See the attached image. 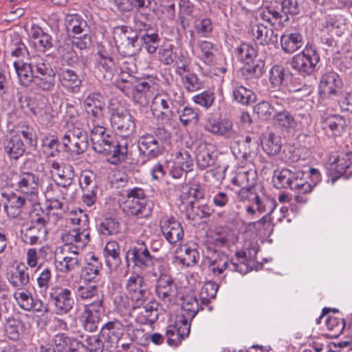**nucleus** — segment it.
I'll return each instance as SVG.
<instances>
[{
    "mask_svg": "<svg viewBox=\"0 0 352 352\" xmlns=\"http://www.w3.org/2000/svg\"><path fill=\"white\" fill-rule=\"evenodd\" d=\"M3 144L5 152L11 159H19L25 150L24 143L19 134L6 138Z\"/></svg>",
    "mask_w": 352,
    "mask_h": 352,
    "instance_id": "obj_28",
    "label": "nucleus"
},
{
    "mask_svg": "<svg viewBox=\"0 0 352 352\" xmlns=\"http://www.w3.org/2000/svg\"><path fill=\"white\" fill-rule=\"evenodd\" d=\"M263 150L269 155L278 154L282 146L281 139L278 135L270 132L261 140Z\"/></svg>",
    "mask_w": 352,
    "mask_h": 352,
    "instance_id": "obj_39",
    "label": "nucleus"
},
{
    "mask_svg": "<svg viewBox=\"0 0 352 352\" xmlns=\"http://www.w3.org/2000/svg\"><path fill=\"white\" fill-rule=\"evenodd\" d=\"M132 5L138 11L140 15L145 19H148L151 16L148 12L144 11H155L156 2L155 0H131Z\"/></svg>",
    "mask_w": 352,
    "mask_h": 352,
    "instance_id": "obj_53",
    "label": "nucleus"
},
{
    "mask_svg": "<svg viewBox=\"0 0 352 352\" xmlns=\"http://www.w3.org/2000/svg\"><path fill=\"white\" fill-rule=\"evenodd\" d=\"M26 204V198L12 194L8 199V204L5 205V210L8 217L17 218L21 214Z\"/></svg>",
    "mask_w": 352,
    "mask_h": 352,
    "instance_id": "obj_36",
    "label": "nucleus"
},
{
    "mask_svg": "<svg viewBox=\"0 0 352 352\" xmlns=\"http://www.w3.org/2000/svg\"><path fill=\"white\" fill-rule=\"evenodd\" d=\"M190 324L183 316H176L174 324L168 326L166 335L169 345L177 346L190 333Z\"/></svg>",
    "mask_w": 352,
    "mask_h": 352,
    "instance_id": "obj_17",
    "label": "nucleus"
},
{
    "mask_svg": "<svg viewBox=\"0 0 352 352\" xmlns=\"http://www.w3.org/2000/svg\"><path fill=\"white\" fill-rule=\"evenodd\" d=\"M294 177L292 179V186L291 190L295 191L298 194H308L312 191L315 184L311 185L304 179V173L301 170L294 172Z\"/></svg>",
    "mask_w": 352,
    "mask_h": 352,
    "instance_id": "obj_44",
    "label": "nucleus"
},
{
    "mask_svg": "<svg viewBox=\"0 0 352 352\" xmlns=\"http://www.w3.org/2000/svg\"><path fill=\"white\" fill-rule=\"evenodd\" d=\"M8 50L12 56L17 58H23L29 55V52L26 46L18 37L12 41V43L8 46Z\"/></svg>",
    "mask_w": 352,
    "mask_h": 352,
    "instance_id": "obj_57",
    "label": "nucleus"
},
{
    "mask_svg": "<svg viewBox=\"0 0 352 352\" xmlns=\"http://www.w3.org/2000/svg\"><path fill=\"white\" fill-rule=\"evenodd\" d=\"M18 190L26 195L27 199L30 201H36L38 199L39 177L32 172H21L17 179Z\"/></svg>",
    "mask_w": 352,
    "mask_h": 352,
    "instance_id": "obj_14",
    "label": "nucleus"
},
{
    "mask_svg": "<svg viewBox=\"0 0 352 352\" xmlns=\"http://www.w3.org/2000/svg\"><path fill=\"white\" fill-rule=\"evenodd\" d=\"M19 325L20 321L12 317H9L6 319L5 329L7 336L10 340L16 341L20 339Z\"/></svg>",
    "mask_w": 352,
    "mask_h": 352,
    "instance_id": "obj_59",
    "label": "nucleus"
},
{
    "mask_svg": "<svg viewBox=\"0 0 352 352\" xmlns=\"http://www.w3.org/2000/svg\"><path fill=\"white\" fill-rule=\"evenodd\" d=\"M123 334L122 323L118 320L107 322L101 329L100 335L106 343V350L111 351L118 346Z\"/></svg>",
    "mask_w": 352,
    "mask_h": 352,
    "instance_id": "obj_16",
    "label": "nucleus"
},
{
    "mask_svg": "<svg viewBox=\"0 0 352 352\" xmlns=\"http://www.w3.org/2000/svg\"><path fill=\"white\" fill-rule=\"evenodd\" d=\"M102 308L103 307H84L80 320L86 331L93 332L98 329Z\"/></svg>",
    "mask_w": 352,
    "mask_h": 352,
    "instance_id": "obj_25",
    "label": "nucleus"
},
{
    "mask_svg": "<svg viewBox=\"0 0 352 352\" xmlns=\"http://www.w3.org/2000/svg\"><path fill=\"white\" fill-rule=\"evenodd\" d=\"M55 265L64 274H68L79 267L80 258L77 248L68 246L63 248L61 254L55 258Z\"/></svg>",
    "mask_w": 352,
    "mask_h": 352,
    "instance_id": "obj_13",
    "label": "nucleus"
},
{
    "mask_svg": "<svg viewBox=\"0 0 352 352\" xmlns=\"http://www.w3.org/2000/svg\"><path fill=\"white\" fill-rule=\"evenodd\" d=\"M182 83L188 91H195L202 88L203 82L197 76L192 73L187 74L182 77Z\"/></svg>",
    "mask_w": 352,
    "mask_h": 352,
    "instance_id": "obj_63",
    "label": "nucleus"
},
{
    "mask_svg": "<svg viewBox=\"0 0 352 352\" xmlns=\"http://www.w3.org/2000/svg\"><path fill=\"white\" fill-rule=\"evenodd\" d=\"M102 268V264L99 258L92 255L82 269V276L85 280L91 281L94 280L100 273Z\"/></svg>",
    "mask_w": 352,
    "mask_h": 352,
    "instance_id": "obj_41",
    "label": "nucleus"
},
{
    "mask_svg": "<svg viewBox=\"0 0 352 352\" xmlns=\"http://www.w3.org/2000/svg\"><path fill=\"white\" fill-rule=\"evenodd\" d=\"M265 61L260 56L253 60L245 62L242 67L243 76L249 79H258L264 73Z\"/></svg>",
    "mask_w": 352,
    "mask_h": 352,
    "instance_id": "obj_29",
    "label": "nucleus"
},
{
    "mask_svg": "<svg viewBox=\"0 0 352 352\" xmlns=\"http://www.w3.org/2000/svg\"><path fill=\"white\" fill-rule=\"evenodd\" d=\"M125 289L129 296L150 290L144 278L140 274L131 276L126 281Z\"/></svg>",
    "mask_w": 352,
    "mask_h": 352,
    "instance_id": "obj_42",
    "label": "nucleus"
},
{
    "mask_svg": "<svg viewBox=\"0 0 352 352\" xmlns=\"http://www.w3.org/2000/svg\"><path fill=\"white\" fill-rule=\"evenodd\" d=\"M160 226L164 236L170 243H176L183 239V227L175 217H163L160 222Z\"/></svg>",
    "mask_w": 352,
    "mask_h": 352,
    "instance_id": "obj_18",
    "label": "nucleus"
},
{
    "mask_svg": "<svg viewBox=\"0 0 352 352\" xmlns=\"http://www.w3.org/2000/svg\"><path fill=\"white\" fill-rule=\"evenodd\" d=\"M47 234V231L30 224L21 229V238L25 243L34 245L45 239Z\"/></svg>",
    "mask_w": 352,
    "mask_h": 352,
    "instance_id": "obj_34",
    "label": "nucleus"
},
{
    "mask_svg": "<svg viewBox=\"0 0 352 352\" xmlns=\"http://www.w3.org/2000/svg\"><path fill=\"white\" fill-rule=\"evenodd\" d=\"M85 342L88 352H103L106 349V343L100 335L87 336Z\"/></svg>",
    "mask_w": 352,
    "mask_h": 352,
    "instance_id": "obj_54",
    "label": "nucleus"
},
{
    "mask_svg": "<svg viewBox=\"0 0 352 352\" xmlns=\"http://www.w3.org/2000/svg\"><path fill=\"white\" fill-rule=\"evenodd\" d=\"M129 257H131L134 266L142 270H146L153 266L157 261V258L151 254L144 242H142L139 244V246H135L128 250L126 254V261L128 265H129Z\"/></svg>",
    "mask_w": 352,
    "mask_h": 352,
    "instance_id": "obj_12",
    "label": "nucleus"
},
{
    "mask_svg": "<svg viewBox=\"0 0 352 352\" xmlns=\"http://www.w3.org/2000/svg\"><path fill=\"white\" fill-rule=\"evenodd\" d=\"M75 340H72L64 333L56 335L53 340L57 352H69Z\"/></svg>",
    "mask_w": 352,
    "mask_h": 352,
    "instance_id": "obj_55",
    "label": "nucleus"
},
{
    "mask_svg": "<svg viewBox=\"0 0 352 352\" xmlns=\"http://www.w3.org/2000/svg\"><path fill=\"white\" fill-rule=\"evenodd\" d=\"M99 58L97 60V68L103 74V77H109L113 71V60L111 57L105 56L98 52Z\"/></svg>",
    "mask_w": 352,
    "mask_h": 352,
    "instance_id": "obj_60",
    "label": "nucleus"
},
{
    "mask_svg": "<svg viewBox=\"0 0 352 352\" xmlns=\"http://www.w3.org/2000/svg\"><path fill=\"white\" fill-rule=\"evenodd\" d=\"M140 156L146 160L155 159L162 154L157 139L153 134L146 133L138 141Z\"/></svg>",
    "mask_w": 352,
    "mask_h": 352,
    "instance_id": "obj_19",
    "label": "nucleus"
},
{
    "mask_svg": "<svg viewBox=\"0 0 352 352\" xmlns=\"http://www.w3.org/2000/svg\"><path fill=\"white\" fill-rule=\"evenodd\" d=\"M235 52L238 58L244 63L260 56L255 48L251 44L247 43H243L237 47Z\"/></svg>",
    "mask_w": 352,
    "mask_h": 352,
    "instance_id": "obj_52",
    "label": "nucleus"
},
{
    "mask_svg": "<svg viewBox=\"0 0 352 352\" xmlns=\"http://www.w3.org/2000/svg\"><path fill=\"white\" fill-rule=\"evenodd\" d=\"M192 100L197 104L206 109H208L214 102V94L210 90L204 91L193 96Z\"/></svg>",
    "mask_w": 352,
    "mask_h": 352,
    "instance_id": "obj_61",
    "label": "nucleus"
},
{
    "mask_svg": "<svg viewBox=\"0 0 352 352\" xmlns=\"http://www.w3.org/2000/svg\"><path fill=\"white\" fill-rule=\"evenodd\" d=\"M50 297L58 314H68L73 309L75 304L72 291L68 288L54 287L51 289Z\"/></svg>",
    "mask_w": 352,
    "mask_h": 352,
    "instance_id": "obj_11",
    "label": "nucleus"
},
{
    "mask_svg": "<svg viewBox=\"0 0 352 352\" xmlns=\"http://www.w3.org/2000/svg\"><path fill=\"white\" fill-rule=\"evenodd\" d=\"M87 229L74 228L69 230L64 240H67L70 243H76L81 246L86 245L89 239V234Z\"/></svg>",
    "mask_w": 352,
    "mask_h": 352,
    "instance_id": "obj_51",
    "label": "nucleus"
},
{
    "mask_svg": "<svg viewBox=\"0 0 352 352\" xmlns=\"http://www.w3.org/2000/svg\"><path fill=\"white\" fill-rule=\"evenodd\" d=\"M140 40L142 41V45L143 43L145 45V47L149 54H153L157 51L160 42L158 33L153 30L152 32L143 33Z\"/></svg>",
    "mask_w": 352,
    "mask_h": 352,
    "instance_id": "obj_49",
    "label": "nucleus"
},
{
    "mask_svg": "<svg viewBox=\"0 0 352 352\" xmlns=\"http://www.w3.org/2000/svg\"><path fill=\"white\" fill-rule=\"evenodd\" d=\"M120 245L116 241H109L106 244L104 249V253L107 258L106 262L107 265L111 267V261L115 266L119 265L120 263Z\"/></svg>",
    "mask_w": 352,
    "mask_h": 352,
    "instance_id": "obj_47",
    "label": "nucleus"
},
{
    "mask_svg": "<svg viewBox=\"0 0 352 352\" xmlns=\"http://www.w3.org/2000/svg\"><path fill=\"white\" fill-rule=\"evenodd\" d=\"M61 145L66 152L75 155L82 154L89 146L88 135L82 129L73 127L61 137Z\"/></svg>",
    "mask_w": 352,
    "mask_h": 352,
    "instance_id": "obj_7",
    "label": "nucleus"
},
{
    "mask_svg": "<svg viewBox=\"0 0 352 352\" xmlns=\"http://www.w3.org/2000/svg\"><path fill=\"white\" fill-rule=\"evenodd\" d=\"M113 38L118 52L124 56H133L142 50V41L138 33L127 25L113 28Z\"/></svg>",
    "mask_w": 352,
    "mask_h": 352,
    "instance_id": "obj_3",
    "label": "nucleus"
},
{
    "mask_svg": "<svg viewBox=\"0 0 352 352\" xmlns=\"http://www.w3.org/2000/svg\"><path fill=\"white\" fill-rule=\"evenodd\" d=\"M30 224L44 231H47V226L49 221V214L45 212L41 207H35L30 214Z\"/></svg>",
    "mask_w": 352,
    "mask_h": 352,
    "instance_id": "obj_46",
    "label": "nucleus"
},
{
    "mask_svg": "<svg viewBox=\"0 0 352 352\" xmlns=\"http://www.w3.org/2000/svg\"><path fill=\"white\" fill-rule=\"evenodd\" d=\"M189 204L191 207V212H188L186 214L188 219L195 221L197 219H201L206 218L210 215V209L206 206H198L195 207L193 201H190Z\"/></svg>",
    "mask_w": 352,
    "mask_h": 352,
    "instance_id": "obj_58",
    "label": "nucleus"
},
{
    "mask_svg": "<svg viewBox=\"0 0 352 352\" xmlns=\"http://www.w3.org/2000/svg\"><path fill=\"white\" fill-rule=\"evenodd\" d=\"M93 149L98 153L102 154L112 164H117L124 161L128 153V143L122 140V142L113 140L111 135H104L92 142Z\"/></svg>",
    "mask_w": 352,
    "mask_h": 352,
    "instance_id": "obj_4",
    "label": "nucleus"
},
{
    "mask_svg": "<svg viewBox=\"0 0 352 352\" xmlns=\"http://www.w3.org/2000/svg\"><path fill=\"white\" fill-rule=\"evenodd\" d=\"M158 302L154 299H150L142 307L140 314L141 322L153 324L158 318Z\"/></svg>",
    "mask_w": 352,
    "mask_h": 352,
    "instance_id": "obj_38",
    "label": "nucleus"
},
{
    "mask_svg": "<svg viewBox=\"0 0 352 352\" xmlns=\"http://www.w3.org/2000/svg\"><path fill=\"white\" fill-rule=\"evenodd\" d=\"M196 160L198 167L201 170L212 166L214 163V158L206 144H200L198 146L196 152Z\"/></svg>",
    "mask_w": 352,
    "mask_h": 352,
    "instance_id": "obj_45",
    "label": "nucleus"
},
{
    "mask_svg": "<svg viewBox=\"0 0 352 352\" xmlns=\"http://www.w3.org/2000/svg\"><path fill=\"white\" fill-rule=\"evenodd\" d=\"M84 108L89 116L100 119L105 108L104 97L99 93H90L83 101Z\"/></svg>",
    "mask_w": 352,
    "mask_h": 352,
    "instance_id": "obj_23",
    "label": "nucleus"
},
{
    "mask_svg": "<svg viewBox=\"0 0 352 352\" xmlns=\"http://www.w3.org/2000/svg\"><path fill=\"white\" fill-rule=\"evenodd\" d=\"M175 258L187 267L195 265L199 259V254L196 248L188 245H182L177 250Z\"/></svg>",
    "mask_w": 352,
    "mask_h": 352,
    "instance_id": "obj_32",
    "label": "nucleus"
},
{
    "mask_svg": "<svg viewBox=\"0 0 352 352\" xmlns=\"http://www.w3.org/2000/svg\"><path fill=\"white\" fill-rule=\"evenodd\" d=\"M67 28L74 36L83 35L89 32L87 21L78 14H68L65 19Z\"/></svg>",
    "mask_w": 352,
    "mask_h": 352,
    "instance_id": "obj_33",
    "label": "nucleus"
},
{
    "mask_svg": "<svg viewBox=\"0 0 352 352\" xmlns=\"http://www.w3.org/2000/svg\"><path fill=\"white\" fill-rule=\"evenodd\" d=\"M182 309L183 313L177 316H183L186 320V322H190L196 316L199 310L198 300L195 296L187 295L183 298Z\"/></svg>",
    "mask_w": 352,
    "mask_h": 352,
    "instance_id": "obj_35",
    "label": "nucleus"
},
{
    "mask_svg": "<svg viewBox=\"0 0 352 352\" xmlns=\"http://www.w3.org/2000/svg\"><path fill=\"white\" fill-rule=\"evenodd\" d=\"M76 295L85 302L84 307H103L104 294L96 285L79 286Z\"/></svg>",
    "mask_w": 352,
    "mask_h": 352,
    "instance_id": "obj_20",
    "label": "nucleus"
},
{
    "mask_svg": "<svg viewBox=\"0 0 352 352\" xmlns=\"http://www.w3.org/2000/svg\"><path fill=\"white\" fill-rule=\"evenodd\" d=\"M319 60V54L315 49L311 47H305L302 52L292 58L291 65L300 74L309 75L314 72Z\"/></svg>",
    "mask_w": 352,
    "mask_h": 352,
    "instance_id": "obj_10",
    "label": "nucleus"
},
{
    "mask_svg": "<svg viewBox=\"0 0 352 352\" xmlns=\"http://www.w3.org/2000/svg\"><path fill=\"white\" fill-rule=\"evenodd\" d=\"M256 182V173L252 170L241 171L232 179V183L241 188H254Z\"/></svg>",
    "mask_w": 352,
    "mask_h": 352,
    "instance_id": "obj_43",
    "label": "nucleus"
},
{
    "mask_svg": "<svg viewBox=\"0 0 352 352\" xmlns=\"http://www.w3.org/2000/svg\"><path fill=\"white\" fill-rule=\"evenodd\" d=\"M205 128L213 134L224 136L227 138H234V136L232 122L227 119L210 120L208 122Z\"/></svg>",
    "mask_w": 352,
    "mask_h": 352,
    "instance_id": "obj_27",
    "label": "nucleus"
},
{
    "mask_svg": "<svg viewBox=\"0 0 352 352\" xmlns=\"http://www.w3.org/2000/svg\"><path fill=\"white\" fill-rule=\"evenodd\" d=\"M234 99L242 104H248L254 100V95L250 89L240 85L234 87L233 90Z\"/></svg>",
    "mask_w": 352,
    "mask_h": 352,
    "instance_id": "obj_56",
    "label": "nucleus"
},
{
    "mask_svg": "<svg viewBox=\"0 0 352 352\" xmlns=\"http://www.w3.org/2000/svg\"><path fill=\"white\" fill-rule=\"evenodd\" d=\"M332 183L342 177L349 179L352 174V159L350 153L338 155L331 164Z\"/></svg>",
    "mask_w": 352,
    "mask_h": 352,
    "instance_id": "obj_21",
    "label": "nucleus"
},
{
    "mask_svg": "<svg viewBox=\"0 0 352 352\" xmlns=\"http://www.w3.org/2000/svg\"><path fill=\"white\" fill-rule=\"evenodd\" d=\"M43 57L36 56L30 58L29 63L14 61V67L20 83L25 87L31 85L36 74V64H41Z\"/></svg>",
    "mask_w": 352,
    "mask_h": 352,
    "instance_id": "obj_15",
    "label": "nucleus"
},
{
    "mask_svg": "<svg viewBox=\"0 0 352 352\" xmlns=\"http://www.w3.org/2000/svg\"><path fill=\"white\" fill-rule=\"evenodd\" d=\"M289 72L282 65H274L270 71V82L273 87H279L287 84Z\"/></svg>",
    "mask_w": 352,
    "mask_h": 352,
    "instance_id": "obj_40",
    "label": "nucleus"
},
{
    "mask_svg": "<svg viewBox=\"0 0 352 352\" xmlns=\"http://www.w3.org/2000/svg\"><path fill=\"white\" fill-rule=\"evenodd\" d=\"M6 276L12 286L16 288H22L30 281L29 269L25 265L20 264L10 269Z\"/></svg>",
    "mask_w": 352,
    "mask_h": 352,
    "instance_id": "obj_26",
    "label": "nucleus"
},
{
    "mask_svg": "<svg viewBox=\"0 0 352 352\" xmlns=\"http://www.w3.org/2000/svg\"><path fill=\"white\" fill-rule=\"evenodd\" d=\"M293 170L289 168H283L274 178V186L277 188H290L292 186L294 177Z\"/></svg>",
    "mask_w": 352,
    "mask_h": 352,
    "instance_id": "obj_50",
    "label": "nucleus"
},
{
    "mask_svg": "<svg viewBox=\"0 0 352 352\" xmlns=\"http://www.w3.org/2000/svg\"><path fill=\"white\" fill-rule=\"evenodd\" d=\"M280 44L285 52L293 53L302 46V36L298 32L283 35L280 38Z\"/></svg>",
    "mask_w": 352,
    "mask_h": 352,
    "instance_id": "obj_37",
    "label": "nucleus"
},
{
    "mask_svg": "<svg viewBox=\"0 0 352 352\" xmlns=\"http://www.w3.org/2000/svg\"><path fill=\"white\" fill-rule=\"evenodd\" d=\"M250 32L257 44L267 45L277 42L278 36L274 30L261 23L251 24Z\"/></svg>",
    "mask_w": 352,
    "mask_h": 352,
    "instance_id": "obj_24",
    "label": "nucleus"
},
{
    "mask_svg": "<svg viewBox=\"0 0 352 352\" xmlns=\"http://www.w3.org/2000/svg\"><path fill=\"white\" fill-rule=\"evenodd\" d=\"M155 294L164 305H173L177 298L178 290L173 278L167 274H161L156 280Z\"/></svg>",
    "mask_w": 352,
    "mask_h": 352,
    "instance_id": "obj_9",
    "label": "nucleus"
},
{
    "mask_svg": "<svg viewBox=\"0 0 352 352\" xmlns=\"http://www.w3.org/2000/svg\"><path fill=\"white\" fill-rule=\"evenodd\" d=\"M109 111L111 113V123L117 134L121 137H130L135 131V124L129 111L118 100L109 102Z\"/></svg>",
    "mask_w": 352,
    "mask_h": 352,
    "instance_id": "obj_5",
    "label": "nucleus"
},
{
    "mask_svg": "<svg viewBox=\"0 0 352 352\" xmlns=\"http://www.w3.org/2000/svg\"><path fill=\"white\" fill-rule=\"evenodd\" d=\"M179 118L182 125L186 126L190 122L197 123L199 114L197 110L190 107H186L182 111L179 110Z\"/></svg>",
    "mask_w": 352,
    "mask_h": 352,
    "instance_id": "obj_62",
    "label": "nucleus"
},
{
    "mask_svg": "<svg viewBox=\"0 0 352 352\" xmlns=\"http://www.w3.org/2000/svg\"><path fill=\"white\" fill-rule=\"evenodd\" d=\"M274 124L283 132L290 133L296 129L297 122L288 111L276 113L273 117Z\"/></svg>",
    "mask_w": 352,
    "mask_h": 352,
    "instance_id": "obj_31",
    "label": "nucleus"
},
{
    "mask_svg": "<svg viewBox=\"0 0 352 352\" xmlns=\"http://www.w3.org/2000/svg\"><path fill=\"white\" fill-rule=\"evenodd\" d=\"M207 258L209 270L215 276L222 274L226 270L237 272L241 274L249 272L248 265L245 263L246 253L243 251L236 252L235 258L230 261L228 256L223 252L208 248Z\"/></svg>",
    "mask_w": 352,
    "mask_h": 352,
    "instance_id": "obj_2",
    "label": "nucleus"
},
{
    "mask_svg": "<svg viewBox=\"0 0 352 352\" xmlns=\"http://www.w3.org/2000/svg\"><path fill=\"white\" fill-rule=\"evenodd\" d=\"M69 219L72 224L78 226L77 228L87 229L89 227L88 215L80 209L72 211Z\"/></svg>",
    "mask_w": 352,
    "mask_h": 352,
    "instance_id": "obj_64",
    "label": "nucleus"
},
{
    "mask_svg": "<svg viewBox=\"0 0 352 352\" xmlns=\"http://www.w3.org/2000/svg\"><path fill=\"white\" fill-rule=\"evenodd\" d=\"M301 7L298 0H274L269 6L258 10L259 17L274 25H285L289 21V16L300 14Z\"/></svg>",
    "mask_w": 352,
    "mask_h": 352,
    "instance_id": "obj_1",
    "label": "nucleus"
},
{
    "mask_svg": "<svg viewBox=\"0 0 352 352\" xmlns=\"http://www.w3.org/2000/svg\"><path fill=\"white\" fill-rule=\"evenodd\" d=\"M123 210L128 216L138 218L147 217L150 215L151 208L143 189L134 188L128 191Z\"/></svg>",
    "mask_w": 352,
    "mask_h": 352,
    "instance_id": "obj_6",
    "label": "nucleus"
},
{
    "mask_svg": "<svg viewBox=\"0 0 352 352\" xmlns=\"http://www.w3.org/2000/svg\"><path fill=\"white\" fill-rule=\"evenodd\" d=\"M151 85L146 80H140L134 84L132 91V97L136 103L141 106H146L148 104L153 93L151 90Z\"/></svg>",
    "mask_w": 352,
    "mask_h": 352,
    "instance_id": "obj_30",
    "label": "nucleus"
},
{
    "mask_svg": "<svg viewBox=\"0 0 352 352\" xmlns=\"http://www.w3.org/2000/svg\"><path fill=\"white\" fill-rule=\"evenodd\" d=\"M58 78L60 85L72 93L77 92L82 84L80 75L71 68H60L58 72Z\"/></svg>",
    "mask_w": 352,
    "mask_h": 352,
    "instance_id": "obj_22",
    "label": "nucleus"
},
{
    "mask_svg": "<svg viewBox=\"0 0 352 352\" xmlns=\"http://www.w3.org/2000/svg\"><path fill=\"white\" fill-rule=\"evenodd\" d=\"M36 74L31 84L37 91H52L55 86L56 72L51 63L43 58L41 64H36Z\"/></svg>",
    "mask_w": 352,
    "mask_h": 352,
    "instance_id": "obj_8",
    "label": "nucleus"
},
{
    "mask_svg": "<svg viewBox=\"0 0 352 352\" xmlns=\"http://www.w3.org/2000/svg\"><path fill=\"white\" fill-rule=\"evenodd\" d=\"M98 230L99 233L105 236L117 234L120 231V223L115 218H105L99 224Z\"/></svg>",
    "mask_w": 352,
    "mask_h": 352,
    "instance_id": "obj_48",
    "label": "nucleus"
}]
</instances>
